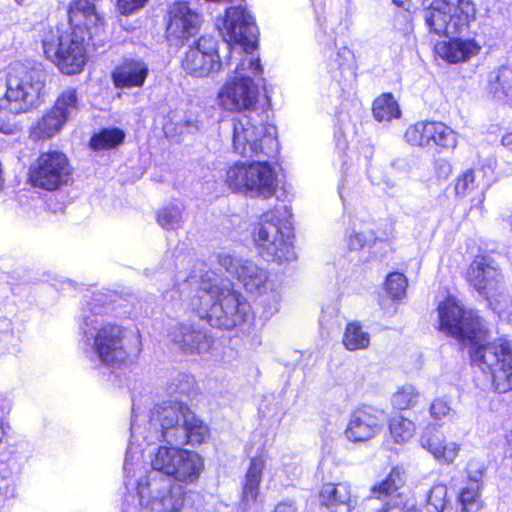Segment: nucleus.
Segmentation results:
<instances>
[{
    "mask_svg": "<svg viewBox=\"0 0 512 512\" xmlns=\"http://www.w3.org/2000/svg\"><path fill=\"white\" fill-rule=\"evenodd\" d=\"M198 313L215 328L224 326L223 278L215 272L201 277Z\"/></svg>",
    "mask_w": 512,
    "mask_h": 512,
    "instance_id": "13",
    "label": "nucleus"
},
{
    "mask_svg": "<svg viewBox=\"0 0 512 512\" xmlns=\"http://www.w3.org/2000/svg\"><path fill=\"white\" fill-rule=\"evenodd\" d=\"M419 398V393L412 385H404L392 397V404L399 410L414 406Z\"/></svg>",
    "mask_w": 512,
    "mask_h": 512,
    "instance_id": "38",
    "label": "nucleus"
},
{
    "mask_svg": "<svg viewBox=\"0 0 512 512\" xmlns=\"http://www.w3.org/2000/svg\"><path fill=\"white\" fill-rule=\"evenodd\" d=\"M373 115L379 122L390 121L400 116L399 105L390 93L378 97L373 103Z\"/></svg>",
    "mask_w": 512,
    "mask_h": 512,
    "instance_id": "31",
    "label": "nucleus"
},
{
    "mask_svg": "<svg viewBox=\"0 0 512 512\" xmlns=\"http://www.w3.org/2000/svg\"><path fill=\"white\" fill-rule=\"evenodd\" d=\"M217 43L212 37H201L182 62L183 69L196 77H204L220 68Z\"/></svg>",
    "mask_w": 512,
    "mask_h": 512,
    "instance_id": "17",
    "label": "nucleus"
},
{
    "mask_svg": "<svg viewBox=\"0 0 512 512\" xmlns=\"http://www.w3.org/2000/svg\"><path fill=\"white\" fill-rule=\"evenodd\" d=\"M88 36L77 32H61L57 29L45 31L42 38L43 51L47 59L51 60L59 70L68 75L82 71L87 62L86 46Z\"/></svg>",
    "mask_w": 512,
    "mask_h": 512,
    "instance_id": "8",
    "label": "nucleus"
},
{
    "mask_svg": "<svg viewBox=\"0 0 512 512\" xmlns=\"http://www.w3.org/2000/svg\"><path fill=\"white\" fill-rule=\"evenodd\" d=\"M501 143L504 147L512 151V133L505 134L501 139Z\"/></svg>",
    "mask_w": 512,
    "mask_h": 512,
    "instance_id": "49",
    "label": "nucleus"
},
{
    "mask_svg": "<svg viewBox=\"0 0 512 512\" xmlns=\"http://www.w3.org/2000/svg\"><path fill=\"white\" fill-rule=\"evenodd\" d=\"M200 23V16L187 2L174 3L169 11L168 38L185 40L194 35Z\"/></svg>",
    "mask_w": 512,
    "mask_h": 512,
    "instance_id": "19",
    "label": "nucleus"
},
{
    "mask_svg": "<svg viewBox=\"0 0 512 512\" xmlns=\"http://www.w3.org/2000/svg\"><path fill=\"white\" fill-rule=\"evenodd\" d=\"M475 175L471 169L466 170L460 175L455 183V192L459 196H465L475 189Z\"/></svg>",
    "mask_w": 512,
    "mask_h": 512,
    "instance_id": "41",
    "label": "nucleus"
},
{
    "mask_svg": "<svg viewBox=\"0 0 512 512\" xmlns=\"http://www.w3.org/2000/svg\"><path fill=\"white\" fill-rule=\"evenodd\" d=\"M369 343V334L364 332L358 323H349L346 326L343 344L348 350L364 349L368 347Z\"/></svg>",
    "mask_w": 512,
    "mask_h": 512,
    "instance_id": "34",
    "label": "nucleus"
},
{
    "mask_svg": "<svg viewBox=\"0 0 512 512\" xmlns=\"http://www.w3.org/2000/svg\"><path fill=\"white\" fill-rule=\"evenodd\" d=\"M46 74L38 68L21 63L8 67L6 91L0 98V108L12 114L27 113L43 102Z\"/></svg>",
    "mask_w": 512,
    "mask_h": 512,
    "instance_id": "7",
    "label": "nucleus"
},
{
    "mask_svg": "<svg viewBox=\"0 0 512 512\" xmlns=\"http://www.w3.org/2000/svg\"><path fill=\"white\" fill-rule=\"evenodd\" d=\"M148 75V67L143 61L128 60L118 66L112 79L116 88L142 87Z\"/></svg>",
    "mask_w": 512,
    "mask_h": 512,
    "instance_id": "25",
    "label": "nucleus"
},
{
    "mask_svg": "<svg viewBox=\"0 0 512 512\" xmlns=\"http://www.w3.org/2000/svg\"><path fill=\"white\" fill-rule=\"evenodd\" d=\"M447 487L443 484L434 485L428 494V506L433 507L435 512H443L446 504Z\"/></svg>",
    "mask_w": 512,
    "mask_h": 512,
    "instance_id": "40",
    "label": "nucleus"
},
{
    "mask_svg": "<svg viewBox=\"0 0 512 512\" xmlns=\"http://www.w3.org/2000/svg\"><path fill=\"white\" fill-rule=\"evenodd\" d=\"M347 244L350 250L357 251L366 245L373 244V241L366 230V226L363 225L360 231L353 232L348 236Z\"/></svg>",
    "mask_w": 512,
    "mask_h": 512,
    "instance_id": "42",
    "label": "nucleus"
},
{
    "mask_svg": "<svg viewBox=\"0 0 512 512\" xmlns=\"http://www.w3.org/2000/svg\"><path fill=\"white\" fill-rule=\"evenodd\" d=\"M67 121L51 108L35 125L33 134L37 138H51L57 134Z\"/></svg>",
    "mask_w": 512,
    "mask_h": 512,
    "instance_id": "30",
    "label": "nucleus"
},
{
    "mask_svg": "<svg viewBox=\"0 0 512 512\" xmlns=\"http://www.w3.org/2000/svg\"><path fill=\"white\" fill-rule=\"evenodd\" d=\"M226 273L236 279L251 294H262L267 290L268 272L253 261L226 255Z\"/></svg>",
    "mask_w": 512,
    "mask_h": 512,
    "instance_id": "16",
    "label": "nucleus"
},
{
    "mask_svg": "<svg viewBox=\"0 0 512 512\" xmlns=\"http://www.w3.org/2000/svg\"><path fill=\"white\" fill-rule=\"evenodd\" d=\"M448 38V41L439 42L435 46L436 53L448 63L466 62L481 50V46L475 39H463L457 35Z\"/></svg>",
    "mask_w": 512,
    "mask_h": 512,
    "instance_id": "22",
    "label": "nucleus"
},
{
    "mask_svg": "<svg viewBox=\"0 0 512 512\" xmlns=\"http://www.w3.org/2000/svg\"><path fill=\"white\" fill-rule=\"evenodd\" d=\"M125 133L122 129L112 127L102 129L91 138L90 145L94 150L112 149L123 142Z\"/></svg>",
    "mask_w": 512,
    "mask_h": 512,
    "instance_id": "32",
    "label": "nucleus"
},
{
    "mask_svg": "<svg viewBox=\"0 0 512 512\" xmlns=\"http://www.w3.org/2000/svg\"><path fill=\"white\" fill-rule=\"evenodd\" d=\"M71 31L94 39L98 36L104 25V20L97 12L91 0H73L68 11Z\"/></svg>",
    "mask_w": 512,
    "mask_h": 512,
    "instance_id": "18",
    "label": "nucleus"
},
{
    "mask_svg": "<svg viewBox=\"0 0 512 512\" xmlns=\"http://www.w3.org/2000/svg\"><path fill=\"white\" fill-rule=\"evenodd\" d=\"M233 152L242 157H257L250 163L238 162L226 171V184L234 192L251 198L268 199L277 189V175L267 159L275 158L279 151L276 128L256 125L253 118L242 115L233 118Z\"/></svg>",
    "mask_w": 512,
    "mask_h": 512,
    "instance_id": "3",
    "label": "nucleus"
},
{
    "mask_svg": "<svg viewBox=\"0 0 512 512\" xmlns=\"http://www.w3.org/2000/svg\"><path fill=\"white\" fill-rule=\"evenodd\" d=\"M52 108L66 121L75 117L81 108V100L77 89L73 87L64 89L58 95Z\"/></svg>",
    "mask_w": 512,
    "mask_h": 512,
    "instance_id": "29",
    "label": "nucleus"
},
{
    "mask_svg": "<svg viewBox=\"0 0 512 512\" xmlns=\"http://www.w3.org/2000/svg\"><path fill=\"white\" fill-rule=\"evenodd\" d=\"M420 445L429 451L435 459L445 464L454 462L459 453V446L455 442L445 443L443 432L435 425L426 426L420 436Z\"/></svg>",
    "mask_w": 512,
    "mask_h": 512,
    "instance_id": "20",
    "label": "nucleus"
},
{
    "mask_svg": "<svg viewBox=\"0 0 512 512\" xmlns=\"http://www.w3.org/2000/svg\"><path fill=\"white\" fill-rule=\"evenodd\" d=\"M487 91L493 98L512 106V65L500 66L489 74Z\"/></svg>",
    "mask_w": 512,
    "mask_h": 512,
    "instance_id": "27",
    "label": "nucleus"
},
{
    "mask_svg": "<svg viewBox=\"0 0 512 512\" xmlns=\"http://www.w3.org/2000/svg\"><path fill=\"white\" fill-rule=\"evenodd\" d=\"M223 94H224V89L222 88V89H220V90H219V92H218V97H219V99H221V98H222Z\"/></svg>",
    "mask_w": 512,
    "mask_h": 512,
    "instance_id": "56",
    "label": "nucleus"
},
{
    "mask_svg": "<svg viewBox=\"0 0 512 512\" xmlns=\"http://www.w3.org/2000/svg\"><path fill=\"white\" fill-rule=\"evenodd\" d=\"M429 412L431 417L435 420H441L454 413L449 402L443 398L435 399L430 405Z\"/></svg>",
    "mask_w": 512,
    "mask_h": 512,
    "instance_id": "43",
    "label": "nucleus"
},
{
    "mask_svg": "<svg viewBox=\"0 0 512 512\" xmlns=\"http://www.w3.org/2000/svg\"><path fill=\"white\" fill-rule=\"evenodd\" d=\"M391 165L393 167H397V168H405L406 162L402 159H398V160L393 161Z\"/></svg>",
    "mask_w": 512,
    "mask_h": 512,
    "instance_id": "51",
    "label": "nucleus"
},
{
    "mask_svg": "<svg viewBox=\"0 0 512 512\" xmlns=\"http://www.w3.org/2000/svg\"><path fill=\"white\" fill-rule=\"evenodd\" d=\"M108 310V299L102 292L85 300L79 323L80 344L92 362L115 370L132 363L142 344L137 331L106 319Z\"/></svg>",
    "mask_w": 512,
    "mask_h": 512,
    "instance_id": "5",
    "label": "nucleus"
},
{
    "mask_svg": "<svg viewBox=\"0 0 512 512\" xmlns=\"http://www.w3.org/2000/svg\"><path fill=\"white\" fill-rule=\"evenodd\" d=\"M438 168L446 175H448L451 172V166L447 161H439Z\"/></svg>",
    "mask_w": 512,
    "mask_h": 512,
    "instance_id": "50",
    "label": "nucleus"
},
{
    "mask_svg": "<svg viewBox=\"0 0 512 512\" xmlns=\"http://www.w3.org/2000/svg\"><path fill=\"white\" fill-rule=\"evenodd\" d=\"M172 125H173V123L166 124L164 126V131H165L166 135H168V136H172V131H173Z\"/></svg>",
    "mask_w": 512,
    "mask_h": 512,
    "instance_id": "53",
    "label": "nucleus"
},
{
    "mask_svg": "<svg viewBox=\"0 0 512 512\" xmlns=\"http://www.w3.org/2000/svg\"><path fill=\"white\" fill-rule=\"evenodd\" d=\"M18 4H22L24 0H15Z\"/></svg>",
    "mask_w": 512,
    "mask_h": 512,
    "instance_id": "59",
    "label": "nucleus"
},
{
    "mask_svg": "<svg viewBox=\"0 0 512 512\" xmlns=\"http://www.w3.org/2000/svg\"><path fill=\"white\" fill-rule=\"evenodd\" d=\"M71 168L67 156L59 151L43 152L30 166L29 180L34 187L54 191L69 181Z\"/></svg>",
    "mask_w": 512,
    "mask_h": 512,
    "instance_id": "11",
    "label": "nucleus"
},
{
    "mask_svg": "<svg viewBox=\"0 0 512 512\" xmlns=\"http://www.w3.org/2000/svg\"><path fill=\"white\" fill-rule=\"evenodd\" d=\"M288 215L285 222L276 219L274 212L263 214L260 222L255 227L253 237L260 256L266 261H273L279 264L295 260L296 254L291 242L290 223L288 218L291 216L287 206L282 207Z\"/></svg>",
    "mask_w": 512,
    "mask_h": 512,
    "instance_id": "9",
    "label": "nucleus"
},
{
    "mask_svg": "<svg viewBox=\"0 0 512 512\" xmlns=\"http://www.w3.org/2000/svg\"><path fill=\"white\" fill-rule=\"evenodd\" d=\"M407 288V279L402 273L393 272L387 276L386 290L394 299L401 298Z\"/></svg>",
    "mask_w": 512,
    "mask_h": 512,
    "instance_id": "39",
    "label": "nucleus"
},
{
    "mask_svg": "<svg viewBox=\"0 0 512 512\" xmlns=\"http://www.w3.org/2000/svg\"><path fill=\"white\" fill-rule=\"evenodd\" d=\"M0 131L5 134H10L13 132V129L11 127H5V128H0Z\"/></svg>",
    "mask_w": 512,
    "mask_h": 512,
    "instance_id": "54",
    "label": "nucleus"
},
{
    "mask_svg": "<svg viewBox=\"0 0 512 512\" xmlns=\"http://www.w3.org/2000/svg\"><path fill=\"white\" fill-rule=\"evenodd\" d=\"M183 208L179 204L168 205L159 210L157 221L164 229H177L182 223Z\"/></svg>",
    "mask_w": 512,
    "mask_h": 512,
    "instance_id": "36",
    "label": "nucleus"
},
{
    "mask_svg": "<svg viewBox=\"0 0 512 512\" xmlns=\"http://www.w3.org/2000/svg\"><path fill=\"white\" fill-rule=\"evenodd\" d=\"M148 0H117V6L122 14H130L142 8Z\"/></svg>",
    "mask_w": 512,
    "mask_h": 512,
    "instance_id": "45",
    "label": "nucleus"
},
{
    "mask_svg": "<svg viewBox=\"0 0 512 512\" xmlns=\"http://www.w3.org/2000/svg\"><path fill=\"white\" fill-rule=\"evenodd\" d=\"M152 431L150 425L132 420L123 466L124 484L129 497L137 498L139 506L148 512H178L184 505L185 492L171 478L195 483L204 469V460L180 444L145 439Z\"/></svg>",
    "mask_w": 512,
    "mask_h": 512,
    "instance_id": "1",
    "label": "nucleus"
},
{
    "mask_svg": "<svg viewBox=\"0 0 512 512\" xmlns=\"http://www.w3.org/2000/svg\"><path fill=\"white\" fill-rule=\"evenodd\" d=\"M457 2L458 6H455L451 0L431 2L424 11L425 23L431 32L450 37L461 35L468 30L474 7L469 1L457 0Z\"/></svg>",
    "mask_w": 512,
    "mask_h": 512,
    "instance_id": "10",
    "label": "nucleus"
},
{
    "mask_svg": "<svg viewBox=\"0 0 512 512\" xmlns=\"http://www.w3.org/2000/svg\"><path fill=\"white\" fill-rule=\"evenodd\" d=\"M123 512H130L128 509L124 510Z\"/></svg>",
    "mask_w": 512,
    "mask_h": 512,
    "instance_id": "60",
    "label": "nucleus"
},
{
    "mask_svg": "<svg viewBox=\"0 0 512 512\" xmlns=\"http://www.w3.org/2000/svg\"><path fill=\"white\" fill-rule=\"evenodd\" d=\"M509 222H510V226H511V230H512V215L510 216Z\"/></svg>",
    "mask_w": 512,
    "mask_h": 512,
    "instance_id": "58",
    "label": "nucleus"
},
{
    "mask_svg": "<svg viewBox=\"0 0 512 512\" xmlns=\"http://www.w3.org/2000/svg\"><path fill=\"white\" fill-rule=\"evenodd\" d=\"M385 422L383 410L362 406L351 413L345 436L351 442H365L378 435Z\"/></svg>",
    "mask_w": 512,
    "mask_h": 512,
    "instance_id": "15",
    "label": "nucleus"
},
{
    "mask_svg": "<svg viewBox=\"0 0 512 512\" xmlns=\"http://www.w3.org/2000/svg\"><path fill=\"white\" fill-rule=\"evenodd\" d=\"M363 225L366 226V230L373 243L388 241L394 233V223L390 218H380L371 222H365Z\"/></svg>",
    "mask_w": 512,
    "mask_h": 512,
    "instance_id": "35",
    "label": "nucleus"
},
{
    "mask_svg": "<svg viewBox=\"0 0 512 512\" xmlns=\"http://www.w3.org/2000/svg\"><path fill=\"white\" fill-rule=\"evenodd\" d=\"M319 501L330 512H351L354 504L350 487L345 483H326L319 493Z\"/></svg>",
    "mask_w": 512,
    "mask_h": 512,
    "instance_id": "23",
    "label": "nucleus"
},
{
    "mask_svg": "<svg viewBox=\"0 0 512 512\" xmlns=\"http://www.w3.org/2000/svg\"><path fill=\"white\" fill-rule=\"evenodd\" d=\"M199 129V122L197 118L188 114L185 115L184 119H181L175 123V134L182 135L184 133L192 134Z\"/></svg>",
    "mask_w": 512,
    "mask_h": 512,
    "instance_id": "44",
    "label": "nucleus"
},
{
    "mask_svg": "<svg viewBox=\"0 0 512 512\" xmlns=\"http://www.w3.org/2000/svg\"><path fill=\"white\" fill-rule=\"evenodd\" d=\"M439 330L469 346L472 364L491 376L496 392L512 390V340L497 338L483 343L487 330L482 319L471 310L463 309L454 299L438 306Z\"/></svg>",
    "mask_w": 512,
    "mask_h": 512,
    "instance_id": "4",
    "label": "nucleus"
},
{
    "mask_svg": "<svg viewBox=\"0 0 512 512\" xmlns=\"http://www.w3.org/2000/svg\"><path fill=\"white\" fill-rule=\"evenodd\" d=\"M415 424L402 415H394L389 421V431L396 443L407 442L415 433Z\"/></svg>",
    "mask_w": 512,
    "mask_h": 512,
    "instance_id": "33",
    "label": "nucleus"
},
{
    "mask_svg": "<svg viewBox=\"0 0 512 512\" xmlns=\"http://www.w3.org/2000/svg\"><path fill=\"white\" fill-rule=\"evenodd\" d=\"M251 307L247 300L236 291L226 293V330L246 322Z\"/></svg>",
    "mask_w": 512,
    "mask_h": 512,
    "instance_id": "28",
    "label": "nucleus"
},
{
    "mask_svg": "<svg viewBox=\"0 0 512 512\" xmlns=\"http://www.w3.org/2000/svg\"><path fill=\"white\" fill-rule=\"evenodd\" d=\"M507 444H508V452L510 453V456L512 457V430L507 435Z\"/></svg>",
    "mask_w": 512,
    "mask_h": 512,
    "instance_id": "52",
    "label": "nucleus"
},
{
    "mask_svg": "<svg viewBox=\"0 0 512 512\" xmlns=\"http://www.w3.org/2000/svg\"><path fill=\"white\" fill-rule=\"evenodd\" d=\"M16 486L13 480L3 479L0 481V494L6 498L14 497Z\"/></svg>",
    "mask_w": 512,
    "mask_h": 512,
    "instance_id": "46",
    "label": "nucleus"
},
{
    "mask_svg": "<svg viewBox=\"0 0 512 512\" xmlns=\"http://www.w3.org/2000/svg\"><path fill=\"white\" fill-rule=\"evenodd\" d=\"M404 138L409 144L420 147L453 149L457 144L456 133L442 122H418L406 130Z\"/></svg>",
    "mask_w": 512,
    "mask_h": 512,
    "instance_id": "14",
    "label": "nucleus"
},
{
    "mask_svg": "<svg viewBox=\"0 0 512 512\" xmlns=\"http://www.w3.org/2000/svg\"><path fill=\"white\" fill-rule=\"evenodd\" d=\"M468 283L491 304L504 294V278L490 255H477L466 272Z\"/></svg>",
    "mask_w": 512,
    "mask_h": 512,
    "instance_id": "12",
    "label": "nucleus"
},
{
    "mask_svg": "<svg viewBox=\"0 0 512 512\" xmlns=\"http://www.w3.org/2000/svg\"><path fill=\"white\" fill-rule=\"evenodd\" d=\"M393 2L399 6V7H403L405 5V2L406 0H393Z\"/></svg>",
    "mask_w": 512,
    "mask_h": 512,
    "instance_id": "55",
    "label": "nucleus"
},
{
    "mask_svg": "<svg viewBox=\"0 0 512 512\" xmlns=\"http://www.w3.org/2000/svg\"><path fill=\"white\" fill-rule=\"evenodd\" d=\"M195 388V379L188 374H179L168 386L171 399L154 406L149 413H138L133 408V419L142 425H150L154 431L145 439H163L171 444L198 445L206 441L209 430L188 405L179 397H189Z\"/></svg>",
    "mask_w": 512,
    "mask_h": 512,
    "instance_id": "6",
    "label": "nucleus"
},
{
    "mask_svg": "<svg viewBox=\"0 0 512 512\" xmlns=\"http://www.w3.org/2000/svg\"><path fill=\"white\" fill-rule=\"evenodd\" d=\"M170 336L181 349L191 353H202L207 351L211 345L206 333L200 329H195L190 324H180L170 333Z\"/></svg>",
    "mask_w": 512,
    "mask_h": 512,
    "instance_id": "26",
    "label": "nucleus"
},
{
    "mask_svg": "<svg viewBox=\"0 0 512 512\" xmlns=\"http://www.w3.org/2000/svg\"><path fill=\"white\" fill-rule=\"evenodd\" d=\"M345 53L350 54L351 52H350V50H348L347 48H344V49H343V54H345Z\"/></svg>",
    "mask_w": 512,
    "mask_h": 512,
    "instance_id": "57",
    "label": "nucleus"
},
{
    "mask_svg": "<svg viewBox=\"0 0 512 512\" xmlns=\"http://www.w3.org/2000/svg\"><path fill=\"white\" fill-rule=\"evenodd\" d=\"M480 485L475 483H467L459 493V503L464 512H476L480 508Z\"/></svg>",
    "mask_w": 512,
    "mask_h": 512,
    "instance_id": "37",
    "label": "nucleus"
},
{
    "mask_svg": "<svg viewBox=\"0 0 512 512\" xmlns=\"http://www.w3.org/2000/svg\"><path fill=\"white\" fill-rule=\"evenodd\" d=\"M404 483L403 472L398 468H393L383 481L371 488L372 496L377 499L392 497L378 512H404L403 507L399 506L396 501H393L395 496H400L397 492Z\"/></svg>",
    "mask_w": 512,
    "mask_h": 512,
    "instance_id": "24",
    "label": "nucleus"
},
{
    "mask_svg": "<svg viewBox=\"0 0 512 512\" xmlns=\"http://www.w3.org/2000/svg\"><path fill=\"white\" fill-rule=\"evenodd\" d=\"M468 473H469V482L468 483H475V484H479L480 485V482H481V479H482V470L480 469H477L475 471H470L468 470Z\"/></svg>",
    "mask_w": 512,
    "mask_h": 512,
    "instance_id": "48",
    "label": "nucleus"
},
{
    "mask_svg": "<svg viewBox=\"0 0 512 512\" xmlns=\"http://www.w3.org/2000/svg\"><path fill=\"white\" fill-rule=\"evenodd\" d=\"M274 512H296V508L292 502L284 501L276 506Z\"/></svg>",
    "mask_w": 512,
    "mask_h": 512,
    "instance_id": "47",
    "label": "nucleus"
},
{
    "mask_svg": "<svg viewBox=\"0 0 512 512\" xmlns=\"http://www.w3.org/2000/svg\"><path fill=\"white\" fill-rule=\"evenodd\" d=\"M245 0H226V68L235 76L226 83V99L236 111L255 110L259 88L251 75L262 74L257 53L259 28L247 10Z\"/></svg>",
    "mask_w": 512,
    "mask_h": 512,
    "instance_id": "2",
    "label": "nucleus"
},
{
    "mask_svg": "<svg viewBox=\"0 0 512 512\" xmlns=\"http://www.w3.org/2000/svg\"><path fill=\"white\" fill-rule=\"evenodd\" d=\"M265 467V460L262 456L253 457L245 475L240 508L243 512H259L258 502L259 486L262 481V472Z\"/></svg>",
    "mask_w": 512,
    "mask_h": 512,
    "instance_id": "21",
    "label": "nucleus"
}]
</instances>
